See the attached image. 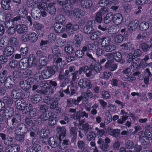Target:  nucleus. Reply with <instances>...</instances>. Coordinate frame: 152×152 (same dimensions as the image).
<instances>
[{
  "mask_svg": "<svg viewBox=\"0 0 152 152\" xmlns=\"http://www.w3.org/2000/svg\"><path fill=\"white\" fill-rule=\"evenodd\" d=\"M105 67L109 70L113 71L117 69V65L115 64H112L110 61H108L106 63Z\"/></svg>",
  "mask_w": 152,
  "mask_h": 152,
  "instance_id": "nucleus-39",
  "label": "nucleus"
},
{
  "mask_svg": "<svg viewBox=\"0 0 152 152\" xmlns=\"http://www.w3.org/2000/svg\"><path fill=\"white\" fill-rule=\"evenodd\" d=\"M13 48L11 46H8L4 50L3 54L5 56H10L13 54Z\"/></svg>",
  "mask_w": 152,
  "mask_h": 152,
  "instance_id": "nucleus-31",
  "label": "nucleus"
},
{
  "mask_svg": "<svg viewBox=\"0 0 152 152\" xmlns=\"http://www.w3.org/2000/svg\"><path fill=\"white\" fill-rule=\"evenodd\" d=\"M123 37L121 35H116L113 40L116 43H121L123 41Z\"/></svg>",
  "mask_w": 152,
  "mask_h": 152,
  "instance_id": "nucleus-59",
  "label": "nucleus"
},
{
  "mask_svg": "<svg viewBox=\"0 0 152 152\" xmlns=\"http://www.w3.org/2000/svg\"><path fill=\"white\" fill-rule=\"evenodd\" d=\"M57 0V2L61 5L63 9L67 11V7L68 6H70L73 4L75 2V0Z\"/></svg>",
  "mask_w": 152,
  "mask_h": 152,
  "instance_id": "nucleus-14",
  "label": "nucleus"
},
{
  "mask_svg": "<svg viewBox=\"0 0 152 152\" xmlns=\"http://www.w3.org/2000/svg\"><path fill=\"white\" fill-rule=\"evenodd\" d=\"M33 80V78L31 77L25 81H20L19 83L20 86L23 90L27 91L31 88V85Z\"/></svg>",
  "mask_w": 152,
  "mask_h": 152,
  "instance_id": "nucleus-12",
  "label": "nucleus"
},
{
  "mask_svg": "<svg viewBox=\"0 0 152 152\" xmlns=\"http://www.w3.org/2000/svg\"><path fill=\"white\" fill-rule=\"evenodd\" d=\"M28 132V129L27 130L23 131L22 132H18L17 131H15L16 134L15 138L17 140L23 141L24 139V134Z\"/></svg>",
  "mask_w": 152,
  "mask_h": 152,
  "instance_id": "nucleus-24",
  "label": "nucleus"
},
{
  "mask_svg": "<svg viewBox=\"0 0 152 152\" xmlns=\"http://www.w3.org/2000/svg\"><path fill=\"white\" fill-rule=\"evenodd\" d=\"M48 42L47 40H42L40 43V48L43 50H45L48 48Z\"/></svg>",
  "mask_w": 152,
  "mask_h": 152,
  "instance_id": "nucleus-58",
  "label": "nucleus"
},
{
  "mask_svg": "<svg viewBox=\"0 0 152 152\" xmlns=\"http://www.w3.org/2000/svg\"><path fill=\"white\" fill-rule=\"evenodd\" d=\"M48 131L45 129H42L39 132L40 137L43 138L47 137L49 135Z\"/></svg>",
  "mask_w": 152,
  "mask_h": 152,
  "instance_id": "nucleus-50",
  "label": "nucleus"
},
{
  "mask_svg": "<svg viewBox=\"0 0 152 152\" xmlns=\"http://www.w3.org/2000/svg\"><path fill=\"white\" fill-rule=\"evenodd\" d=\"M141 30H147L149 27V24L145 22L141 23L139 26Z\"/></svg>",
  "mask_w": 152,
  "mask_h": 152,
  "instance_id": "nucleus-53",
  "label": "nucleus"
},
{
  "mask_svg": "<svg viewBox=\"0 0 152 152\" xmlns=\"http://www.w3.org/2000/svg\"><path fill=\"white\" fill-rule=\"evenodd\" d=\"M45 4L43 3L42 0H37L36 3H35L34 7L31 9V14L33 18L36 20L40 19L41 16L45 17L46 15V13L42 10H45Z\"/></svg>",
  "mask_w": 152,
  "mask_h": 152,
  "instance_id": "nucleus-1",
  "label": "nucleus"
},
{
  "mask_svg": "<svg viewBox=\"0 0 152 152\" xmlns=\"http://www.w3.org/2000/svg\"><path fill=\"white\" fill-rule=\"evenodd\" d=\"M26 124L28 126V128L35 127L34 120L31 118H27L26 120Z\"/></svg>",
  "mask_w": 152,
  "mask_h": 152,
  "instance_id": "nucleus-52",
  "label": "nucleus"
},
{
  "mask_svg": "<svg viewBox=\"0 0 152 152\" xmlns=\"http://www.w3.org/2000/svg\"><path fill=\"white\" fill-rule=\"evenodd\" d=\"M7 75V71L4 70L0 74V83H4L5 87L9 88H11L13 87V85L11 83L12 81V77L11 75Z\"/></svg>",
  "mask_w": 152,
  "mask_h": 152,
  "instance_id": "nucleus-4",
  "label": "nucleus"
},
{
  "mask_svg": "<svg viewBox=\"0 0 152 152\" xmlns=\"http://www.w3.org/2000/svg\"><path fill=\"white\" fill-rule=\"evenodd\" d=\"M100 35V32L99 31H96L92 34L90 37L91 39L95 40L99 37Z\"/></svg>",
  "mask_w": 152,
  "mask_h": 152,
  "instance_id": "nucleus-63",
  "label": "nucleus"
},
{
  "mask_svg": "<svg viewBox=\"0 0 152 152\" xmlns=\"http://www.w3.org/2000/svg\"><path fill=\"white\" fill-rule=\"evenodd\" d=\"M114 15L112 12H110L107 14L106 16L104 17V22L107 24L112 21H113Z\"/></svg>",
  "mask_w": 152,
  "mask_h": 152,
  "instance_id": "nucleus-42",
  "label": "nucleus"
},
{
  "mask_svg": "<svg viewBox=\"0 0 152 152\" xmlns=\"http://www.w3.org/2000/svg\"><path fill=\"white\" fill-rule=\"evenodd\" d=\"M68 144V141L66 140H64L62 142L61 139H60L59 144V148L61 149H64L66 147Z\"/></svg>",
  "mask_w": 152,
  "mask_h": 152,
  "instance_id": "nucleus-56",
  "label": "nucleus"
},
{
  "mask_svg": "<svg viewBox=\"0 0 152 152\" xmlns=\"http://www.w3.org/2000/svg\"><path fill=\"white\" fill-rule=\"evenodd\" d=\"M21 91L19 89L13 90L12 92L11 96L14 99H19L23 95Z\"/></svg>",
  "mask_w": 152,
  "mask_h": 152,
  "instance_id": "nucleus-26",
  "label": "nucleus"
},
{
  "mask_svg": "<svg viewBox=\"0 0 152 152\" xmlns=\"http://www.w3.org/2000/svg\"><path fill=\"white\" fill-rule=\"evenodd\" d=\"M60 140V138L58 137H52L49 138L48 143L51 147L56 148L59 145Z\"/></svg>",
  "mask_w": 152,
  "mask_h": 152,
  "instance_id": "nucleus-17",
  "label": "nucleus"
},
{
  "mask_svg": "<svg viewBox=\"0 0 152 152\" xmlns=\"http://www.w3.org/2000/svg\"><path fill=\"white\" fill-rule=\"evenodd\" d=\"M11 1V0H2L1 5L3 9L5 10H9L10 8Z\"/></svg>",
  "mask_w": 152,
  "mask_h": 152,
  "instance_id": "nucleus-30",
  "label": "nucleus"
},
{
  "mask_svg": "<svg viewBox=\"0 0 152 152\" xmlns=\"http://www.w3.org/2000/svg\"><path fill=\"white\" fill-rule=\"evenodd\" d=\"M49 113V112H46V113H43V114L40 116V117L38 118L37 122H38V123L40 124L42 123L41 122L42 121H44L47 120L48 119Z\"/></svg>",
  "mask_w": 152,
  "mask_h": 152,
  "instance_id": "nucleus-38",
  "label": "nucleus"
},
{
  "mask_svg": "<svg viewBox=\"0 0 152 152\" xmlns=\"http://www.w3.org/2000/svg\"><path fill=\"white\" fill-rule=\"evenodd\" d=\"M37 63V59L35 58L33 54L30 55L28 58H24L22 59L20 61V65L22 69H26L30 67L31 65L33 66L36 65Z\"/></svg>",
  "mask_w": 152,
  "mask_h": 152,
  "instance_id": "nucleus-3",
  "label": "nucleus"
},
{
  "mask_svg": "<svg viewBox=\"0 0 152 152\" xmlns=\"http://www.w3.org/2000/svg\"><path fill=\"white\" fill-rule=\"evenodd\" d=\"M94 20H90L88 21L87 23L86 26L83 28L84 32L87 34H91L93 31L92 25L93 23H94Z\"/></svg>",
  "mask_w": 152,
  "mask_h": 152,
  "instance_id": "nucleus-19",
  "label": "nucleus"
},
{
  "mask_svg": "<svg viewBox=\"0 0 152 152\" xmlns=\"http://www.w3.org/2000/svg\"><path fill=\"white\" fill-rule=\"evenodd\" d=\"M123 20L122 15L119 13H117L114 16L113 22L116 25L120 24Z\"/></svg>",
  "mask_w": 152,
  "mask_h": 152,
  "instance_id": "nucleus-29",
  "label": "nucleus"
},
{
  "mask_svg": "<svg viewBox=\"0 0 152 152\" xmlns=\"http://www.w3.org/2000/svg\"><path fill=\"white\" fill-rule=\"evenodd\" d=\"M117 3L116 0H101L99 3V4L101 7H103L109 4L115 5Z\"/></svg>",
  "mask_w": 152,
  "mask_h": 152,
  "instance_id": "nucleus-25",
  "label": "nucleus"
},
{
  "mask_svg": "<svg viewBox=\"0 0 152 152\" xmlns=\"http://www.w3.org/2000/svg\"><path fill=\"white\" fill-rule=\"evenodd\" d=\"M16 103L17 109L20 110H24L26 113H28L32 108V104H28L23 99H22L20 100H17Z\"/></svg>",
  "mask_w": 152,
  "mask_h": 152,
  "instance_id": "nucleus-6",
  "label": "nucleus"
},
{
  "mask_svg": "<svg viewBox=\"0 0 152 152\" xmlns=\"http://www.w3.org/2000/svg\"><path fill=\"white\" fill-rule=\"evenodd\" d=\"M140 51L139 49L134 51L133 56L131 53L129 54L127 56V58L129 59L128 62H130L131 61H132L134 62L135 61H138L139 60L138 57L140 56Z\"/></svg>",
  "mask_w": 152,
  "mask_h": 152,
  "instance_id": "nucleus-16",
  "label": "nucleus"
},
{
  "mask_svg": "<svg viewBox=\"0 0 152 152\" xmlns=\"http://www.w3.org/2000/svg\"><path fill=\"white\" fill-rule=\"evenodd\" d=\"M138 68L137 64L136 63H134L130 68H128L126 69L123 71V75L124 77H122V79L124 81H129L134 80L136 78L134 76L138 75L139 74V72H136L132 73L135 71Z\"/></svg>",
  "mask_w": 152,
  "mask_h": 152,
  "instance_id": "nucleus-2",
  "label": "nucleus"
},
{
  "mask_svg": "<svg viewBox=\"0 0 152 152\" xmlns=\"http://www.w3.org/2000/svg\"><path fill=\"white\" fill-rule=\"evenodd\" d=\"M102 46L104 48L105 51L107 52H112L115 50L116 46L115 44L111 41L110 38L107 37L103 38L102 39Z\"/></svg>",
  "mask_w": 152,
  "mask_h": 152,
  "instance_id": "nucleus-5",
  "label": "nucleus"
},
{
  "mask_svg": "<svg viewBox=\"0 0 152 152\" xmlns=\"http://www.w3.org/2000/svg\"><path fill=\"white\" fill-rule=\"evenodd\" d=\"M20 62L18 64V63L17 61L12 60L10 62L9 65L10 67L11 68H16L17 69L19 68L21 69H22L20 68Z\"/></svg>",
  "mask_w": 152,
  "mask_h": 152,
  "instance_id": "nucleus-45",
  "label": "nucleus"
},
{
  "mask_svg": "<svg viewBox=\"0 0 152 152\" xmlns=\"http://www.w3.org/2000/svg\"><path fill=\"white\" fill-rule=\"evenodd\" d=\"M64 92L65 94L70 95H72L74 94L75 92V91L74 89L73 86H68L66 90L63 91L62 90H61L60 91V95L61 96H64L63 93Z\"/></svg>",
  "mask_w": 152,
  "mask_h": 152,
  "instance_id": "nucleus-20",
  "label": "nucleus"
},
{
  "mask_svg": "<svg viewBox=\"0 0 152 152\" xmlns=\"http://www.w3.org/2000/svg\"><path fill=\"white\" fill-rule=\"evenodd\" d=\"M138 25L139 21L135 20L129 23L128 26V29L130 31L133 30L137 28Z\"/></svg>",
  "mask_w": 152,
  "mask_h": 152,
  "instance_id": "nucleus-37",
  "label": "nucleus"
},
{
  "mask_svg": "<svg viewBox=\"0 0 152 152\" xmlns=\"http://www.w3.org/2000/svg\"><path fill=\"white\" fill-rule=\"evenodd\" d=\"M31 131L30 133V136L31 137H36L38 134L39 132L38 128L37 126L29 128L28 130V131Z\"/></svg>",
  "mask_w": 152,
  "mask_h": 152,
  "instance_id": "nucleus-41",
  "label": "nucleus"
},
{
  "mask_svg": "<svg viewBox=\"0 0 152 152\" xmlns=\"http://www.w3.org/2000/svg\"><path fill=\"white\" fill-rule=\"evenodd\" d=\"M57 70H58V67L55 66H53L52 68L50 67H47L42 72L41 75L43 78L48 79Z\"/></svg>",
  "mask_w": 152,
  "mask_h": 152,
  "instance_id": "nucleus-8",
  "label": "nucleus"
},
{
  "mask_svg": "<svg viewBox=\"0 0 152 152\" xmlns=\"http://www.w3.org/2000/svg\"><path fill=\"white\" fill-rule=\"evenodd\" d=\"M89 68L88 66H86L84 67L80 68L79 71H77L74 73H72V79L74 81L76 78L79 76V75L82 74L83 72H85L88 70Z\"/></svg>",
  "mask_w": 152,
  "mask_h": 152,
  "instance_id": "nucleus-21",
  "label": "nucleus"
},
{
  "mask_svg": "<svg viewBox=\"0 0 152 152\" xmlns=\"http://www.w3.org/2000/svg\"><path fill=\"white\" fill-rule=\"evenodd\" d=\"M33 144V148L34 152H38L41 150V147L38 144V142L35 141V139H33L32 140Z\"/></svg>",
  "mask_w": 152,
  "mask_h": 152,
  "instance_id": "nucleus-44",
  "label": "nucleus"
},
{
  "mask_svg": "<svg viewBox=\"0 0 152 152\" xmlns=\"http://www.w3.org/2000/svg\"><path fill=\"white\" fill-rule=\"evenodd\" d=\"M65 13L69 17L78 18H80L85 15V12L78 8L75 9L73 10H67L65 11Z\"/></svg>",
  "mask_w": 152,
  "mask_h": 152,
  "instance_id": "nucleus-7",
  "label": "nucleus"
},
{
  "mask_svg": "<svg viewBox=\"0 0 152 152\" xmlns=\"http://www.w3.org/2000/svg\"><path fill=\"white\" fill-rule=\"evenodd\" d=\"M149 59V58L148 56H145V57L144 58L142 59L140 62V64H139L140 67L142 68H145L148 66L149 67H152V63H150L149 64H147L146 63L147 61Z\"/></svg>",
  "mask_w": 152,
  "mask_h": 152,
  "instance_id": "nucleus-28",
  "label": "nucleus"
},
{
  "mask_svg": "<svg viewBox=\"0 0 152 152\" xmlns=\"http://www.w3.org/2000/svg\"><path fill=\"white\" fill-rule=\"evenodd\" d=\"M42 3L43 4L44 3L45 4V10H47L48 11V12L51 14H53L55 13L56 10L53 4H50L48 5V6L47 7V6L46 4L44 2H42Z\"/></svg>",
  "mask_w": 152,
  "mask_h": 152,
  "instance_id": "nucleus-40",
  "label": "nucleus"
},
{
  "mask_svg": "<svg viewBox=\"0 0 152 152\" xmlns=\"http://www.w3.org/2000/svg\"><path fill=\"white\" fill-rule=\"evenodd\" d=\"M51 85L55 87L57 86V83L55 81H52L50 80H48L44 83L43 88H45L46 91H45L43 90L42 91V92L44 93L45 94H48V91L52 93L53 91L51 88Z\"/></svg>",
  "mask_w": 152,
  "mask_h": 152,
  "instance_id": "nucleus-10",
  "label": "nucleus"
},
{
  "mask_svg": "<svg viewBox=\"0 0 152 152\" xmlns=\"http://www.w3.org/2000/svg\"><path fill=\"white\" fill-rule=\"evenodd\" d=\"M44 83H43L42 84H41V85L39 87L38 85L37 84L34 85L33 86V90H35L37 88H38L39 90H37V92L38 93L44 94L42 92V91L43 90H44L45 91H46L45 88H43Z\"/></svg>",
  "mask_w": 152,
  "mask_h": 152,
  "instance_id": "nucleus-54",
  "label": "nucleus"
},
{
  "mask_svg": "<svg viewBox=\"0 0 152 152\" xmlns=\"http://www.w3.org/2000/svg\"><path fill=\"white\" fill-rule=\"evenodd\" d=\"M20 150L19 145L15 144L12 145L11 148L7 152H19Z\"/></svg>",
  "mask_w": 152,
  "mask_h": 152,
  "instance_id": "nucleus-55",
  "label": "nucleus"
},
{
  "mask_svg": "<svg viewBox=\"0 0 152 152\" xmlns=\"http://www.w3.org/2000/svg\"><path fill=\"white\" fill-rule=\"evenodd\" d=\"M110 142V139L106 137L104 140L99 138L97 142L98 144L100 145V146L104 152H107L108 148L109 147L108 144Z\"/></svg>",
  "mask_w": 152,
  "mask_h": 152,
  "instance_id": "nucleus-11",
  "label": "nucleus"
},
{
  "mask_svg": "<svg viewBox=\"0 0 152 152\" xmlns=\"http://www.w3.org/2000/svg\"><path fill=\"white\" fill-rule=\"evenodd\" d=\"M138 135L140 136V140H141L142 139L143 140H144L143 138L142 139V138H145L146 140H148L151 139L152 138L151 133L150 132H148V131H145L144 134H143L142 132L139 133Z\"/></svg>",
  "mask_w": 152,
  "mask_h": 152,
  "instance_id": "nucleus-23",
  "label": "nucleus"
},
{
  "mask_svg": "<svg viewBox=\"0 0 152 152\" xmlns=\"http://www.w3.org/2000/svg\"><path fill=\"white\" fill-rule=\"evenodd\" d=\"M93 95L91 92L90 91H88L86 93H84L82 94L81 96L78 98L77 100L72 99V102L75 104H77L82 99H86L88 97L91 98Z\"/></svg>",
  "mask_w": 152,
  "mask_h": 152,
  "instance_id": "nucleus-15",
  "label": "nucleus"
},
{
  "mask_svg": "<svg viewBox=\"0 0 152 152\" xmlns=\"http://www.w3.org/2000/svg\"><path fill=\"white\" fill-rule=\"evenodd\" d=\"M79 128L80 129L85 131L86 133L87 132L88 130L91 129V126L87 123L83 124L80 123L79 125Z\"/></svg>",
  "mask_w": 152,
  "mask_h": 152,
  "instance_id": "nucleus-49",
  "label": "nucleus"
},
{
  "mask_svg": "<svg viewBox=\"0 0 152 152\" xmlns=\"http://www.w3.org/2000/svg\"><path fill=\"white\" fill-rule=\"evenodd\" d=\"M78 85L80 88H82L87 87L90 88L91 87V83L87 78L80 79Z\"/></svg>",
  "mask_w": 152,
  "mask_h": 152,
  "instance_id": "nucleus-18",
  "label": "nucleus"
},
{
  "mask_svg": "<svg viewBox=\"0 0 152 152\" xmlns=\"http://www.w3.org/2000/svg\"><path fill=\"white\" fill-rule=\"evenodd\" d=\"M83 37L81 34H78L75 35V44L77 46H80L81 42L83 40Z\"/></svg>",
  "mask_w": 152,
  "mask_h": 152,
  "instance_id": "nucleus-47",
  "label": "nucleus"
},
{
  "mask_svg": "<svg viewBox=\"0 0 152 152\" xmlns=\"http://www.w3.org/2000/svg\"><path fill=\"white\" fill-rule=\"evenodd\" d=\"M54 29L55 31L58 33H61L64 32L65 31V28L63 24L56 23L54 25Z\"/></svg>",
  "mask_w": 152,
  "mask_h": 152,
  "instance_id": "nucleus-32",
  "label": "nucleus"
},
{
  "mask_svg": "<svg viewBox=\"0 0 152 152\" xmlns=\"http://www.w3.org/2000/svg\"><path fill=\"white\" fill-rule=\"evenodd\" d=\"M38 39L37 34L34 32H31L29 34H24L21 37L22 40L24 42L29 40L31 42H35Z\"/></svg>",
  "mask_w": 152,
  "mask_h": 152,
  "instance_id": "nucleus-9",
  "label": "nucleus"
},
{
  "mask_svg": "<svg viewBox=\"0 0 152 152\" xmlns=\"http://www.w3.org/2000/svg\"><path fill=\"white\" fill-rule=\"evenodd\" d=\"M58 120V118L56 115H52L50 116L49 124L51 126H53L56 124Z\"/></svg>",
  "mask_w": 152,
  "mask_h": 152,
  "instance_id": "nucleus-33",
  "label": "nucleus"
},
{
  "mask_svg": "<svg viewBox=\"0 0 152 152\" xmlns=\"http://www.w3.org/2000/svg\"><path fill=\"white\" fill-rule=\"evenodd\" d=\"M16 30L19 34L27 32L28 31V28L24 24H18L16 26Z\"/></svg>",
  "mask_w": 152,
  "mask_h": 152,
  "instance_id": "nucleus-22",
  "label": "nucleus"
},
{
  "mask_svg": "<svg viewBox=\"0 0 152 152\" xmlns=\"http://www.w3.org/2000/svg\"><path fill=\"white\" fill-rule=\"evenodd\" d=\"M82 6L85 8H90L92 5V2L90 0H83L81 1Z\"/></svg>",
  "mask_w": 152,
  "mask_h": 152,
  "instance_id": "nucleus-46",
  "label": "nucleus"
},
{
  "mask_svg": "<svg viewBox=\"0 0 152 152\" xmlns=\"http://www.w3.org/2000/svg\"><path fill=\"white\" fill-rule=\"evenodd\" d=\"M22 70L18 68L17 70H15L13 73L14 77L19 79L24 78L25 76L23 74Z\"/></svg>",
  "mask_w": 152,
  "mask_h": 152,
  "instance_id": "nucleus-27",
  "label": "nucleus"
},
{
  "mask_svg": "<svg viewBox=\"0 0 152 152\" xmlns=\"http://www.w3.org/2000/svg\"><path fill=\"white\" fill-rule=\"evenodd\" d=\"M20 115L18 114L14 116L12 120V124H14L15 123L17 124L20 122Z\"/></svg>",
  "mask_w": 152,
  "mask_h": 152,
  "instance_id": "nucleus-62",
  "label": "nucleus"
},
{
  "mask_svg": "<svg viewBox=\"0 0 152 152\" xmlns=\"http://www.w3.org/2000/svg\"><path fill=\"white\" fill-rule=\"evenodd\" d=\"M31 101L34 103H37L42 99L41 96L38 94L33 95L29 96Z\"/></svg>",
  "mask_w": 152,
  "mask_h": 152,
  "instance_id": "nucleus-35",
  "label": "nucleus"
},
{
  "mask_svg": "<svg viewBox=\"0 0 152 152\" xmlns=\"http://www.w3.org/2000/svg\"><path fill=\"white\" fill-rule=\"evenodd\" d=\"M13 102V99H12L8 97H4L3 99V103L4 104V106H5V105L12 104Z\"/></svg>",
  "mask_w": 152,
  "mask_h": 152,
  "instance_id": "nucleus-61",
  "label": "nucleus"
},
{
  "mask_svg": "<svg viewBox=\"0 0 152 152\" xmlns=\"http://www.w3.org/2000/svg\"><path fill=\"white\" fill-rule=\"evenodd\" d=\"M14 139L10 137H9L6 140H5L4 144L7 145H10L15 144L13 143Z\"/></svg>",
  "mask_w": 152,
  "mask_h": 152,
  "instance_id": "nucleus-60",
  "label": "nucleus"
},
{
  "mask_svg": "<svg viewBox=\"0 0 152 152\" xmlns=\"http://www.w3.org/2000/svg\"><path fill=\"white\" fill-rule=\"evenodd\" d=\"M56 42L57 44V46L58 47L63 46L66 43V41L61 38H59L57 39Z\"/></svg>",
  "mask_w": 152,
  "mask_h": 152,
  "instance_id": "nucleus-64",
  "label": "nucleus"
},
{
  "mask_svg": "<svg viewBox=\"0 0 152 152\" xmlns=\"http://www.w3.org/2000/svg\"><path fill=\"white\" fill-rule=\"evenodd\" d=\"M59 100V98L57 99L56 100H54L53 102L50 106V108L51 109H55V112L58 113L60 111V108L57 107L58 104V101Z\"/></svg>",
  "mask_w": 152,
  "mask_h": 152,
  "instance_id": "nucleus-34",
  "label": "nucleus"
},
{
  "mask_svg": "<svg viewBox=\"0 0 152 152\" xmlns=\"http://www.w3.org/2000/svg\"><path fill=\"white\" fill-rule=\"evenodd\" d=\"M33 29L36 31L40 36H42L45 33L43 25L36 22L34 23Z\"/></svg>",
  "mask_w": 152,
  "mask_h": 152,
  "instance_id": "nucleus-13",
  "label": "nucleus"
},
{
  "mask_svg": "<svg viewBox=\"0 0 152 152\" xmlns=\"http://www.w3.org/2000/svg\"><path fill=\"white\" fill-rule=\"evenodd\" d=\"M70 131L71 137L73 139L72 140L74 142L75 140L77 135V129L76 127H72L71 128Z\"/></svg>",
  "mask_w": 152,
  "mask_h": 152,
  "instance_id": "nucleus-48",
  "label": "nucleus"
},
{
  "mask_svg": "<svg viewBox=\"0 0 152 152\" xmlns=\"http://www.w3.org/2000/svg\"><path fill=\"white\" fill-rule=\"evenodd\" d=\"M56 130L60 134V139L62 137H64L66 135V129L64 127L58 126L56 129Z\"/></svg>",
  "mask_w": 152,
  "mask_h": 152,
  "instance_id": "nucleus-36",
  "label": "nucleus"
},
{
  "mask_svg": "<svg viewBox=\"0 0 152 152\" xmlns=\"http://www.w3.org/2000/svg\"><path fill=\"white\" fill-rule=\"evenodd\" d=\"M4 113L5 116L10 118L12 116L13 114V109L10 107H7L4 110Z\"/></svg>",
  "mask_w": 152,
  "mask_h": 152,
  "instance_id": "nucleus-43",
  "label": "nucleus"
},
{
  "mask_svg": "<svg viewBox=\"0 0 152 152\" xmlns=\"http://www.w3.org/2000/svg\"><path fill=\"white\" fill-rule=\"evenodd\" d=\"M29 128L26 127V126L23 124H21L19 125L16 128L15 132L17 131L18 132H22V131L27 130Z\"/></svg>",
  "mask_w": 152,
  "mask_h": 152,
  "instance_id": "nucleus-51",
  "label": "nucleus"
},
{
  "mask_svg": "<svg viewBox=\"0 0 152 152\" xmlns=\"http://www.w3.org/2000/svg\"><path fill=\"white\" fill-rule=\"evenodd\" d=\"M56 23L63 24L65 20L64 17L62 15L57 16L56 18Z\"/></svg>",
  "mask_w": 152,
  "mask_h": 152,
  "instance_id": "nucleus-57",
  "label": "nucleus"
}]
</instances>
